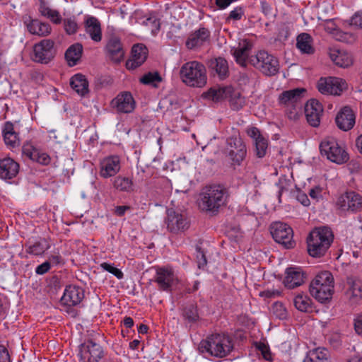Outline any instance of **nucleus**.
<instances>
[{"mask_svg": "<svg viewBox=\"0 0 362 362\" xmlns=\"http://www.w3.org/2000/svg\"><path fill=\"white\" fill-rule=\"evenodd\" d=\"M49 247L50 245L45 238H40L37 241L30 245L26 249V252L30 255L39 256L44 254Z\"/></svg>", "mask_w": 362, "mask_h": 362, "instance_id": "38", "label": "nucleus"}, {"mask_svg": "<svg viewBox=\"0 0 362 362\" xmlns=\"http://www.w3.org/2000/svg\"><path fill=\"white\" fill-rule=\"evenodd\" d=\"M233 349L231 338L225 334H212L202 340L199 344L201 353H207L211 356L223 358Z\"/></svg>", "mask_w": 362, "mask_h": 362, "instance_id": "3", "label": "nucleus"}, {"mask_svg": "<svg viewBox=\"0 0 362 362\" xmlns=\"http://www.w3.org/2000/svg\"><path fill=\"white\" fill-rule=\"evenodd\" d=\"M71 87L80 95H85L88 92V82L82 74H76L70 81Z\"/></svg>", "mask_w": 362, "mask_h": 362, "instance_id": "35", "label": "nucleus"}, {"mask_svg": "<svg viewBox=\"0 0 362 362\" xmlns=\"http://www.w3.org/2000/svg\"><path fill=\"white\" fill-rule=\"evenodd\" d=\"M350 24L362 28V13H356L351 18Z\"/></svg>", "mask_w": 362, "mask_h": 362, "instance_id": "60", "label": "nucleus"}, {"mask_svg": "<svg viewBox=\"0 0 362 362\" xmlns=\"http://www.w3.org/2000/svg\"><path fill=\"white\" fill-rule=\"evenodd\" d=\"M19 170V165L11 158L0 160V177L10 180L16 176Z\"/></svg>", "mask_w": 362, "mask_h": 362, "instance_id": "26", "label": "nucleus"}, {"mask_svg": "<svg viewBox=\"0 0 362 362\" xmlns=\"http://www.w3.org/2000/svg\"><path fill=\"white\" fill-rule=\"evenodd\" d=\"M85 30L91 40L98 42L102 40V31L100 21L95 17H88L85 21Z\"/></svg>", "mask_w": 362, "mask_h": 362, "instance_id": "30", "label": "nucleus"}, {"mask_svg": "<svg viewBox=\"0 0 362 362\" xmlns=\"http://www.w3.org/2000/svg\"><path fill=\"white\" fill-rule=\"evenodd\" d=\"M284 284L288 288H294L303 284L305 281V273L300 267H288L285 272Z\"/></svg>", "mask_w": 362, "mask_h": 362, "instance_id": "21", "label": "nucleus"}, {"mask_svg": "<svg viewBox=\"0 0 362 362\" xmlns=\"http://www.w3.org/2000/svg\"><path fill=\"white\" fill-rule=\"evenodd\" d=\"M323 112L322 104L317 100L312 99L305 105V114L308 122L313 127H317L320 123V117Z\"/></svg>", "mask_w": 362, "mask_h": 362, "instance_id": "17", "label": "nucleus"}, {"mask_svg": "<svg viewBox=\"0 0 362 362\" xmlns=\"http://www.w3.org/2000/svg\"><path fill=\"white\" fill-rule=\"evenodd\" d=\"M318 90L322 94L339 95L346 88V83L340 78H321L317 85Z\"/></svg>", "mask_w": 362, "mask_h": 362, "instance_id": "14", "label": "nucleus"}, {"mask_svg": "<svg viewBox=\"0 0 362 362\" xmlns=\"http://www.w3.org/2000/svg\"><path fill=\"white\" fill-rule=\"evenodd\" d=\"M28 30L33 35L47 36L50 34L52 28L47 23H42L37 19H29L25 21Z\"/></svg>", "mask_w": 362, "mask_h": 362, "instance_id": "29", "label": "nucleus"}, {"mask_svg": "<svg viewBox=\"0 0 362 362\" xmlns=\"http://www.w3.org/2000/svg\"><path fill=\"white\" fill-rule=\"evenodd\" d=\"M18 134V132H16L15 131L14 124L10 121L6 122L4 124V126L2 128V136H4V135L8 136V135H13V134Z\"/></svg>", "mask_w": 362, "mask_h": 362, "instance_id": "55", "label": "nucleus"}, {"mask_svg": "<svg viewBox=\"0 0 362 362\" xmlns=\"http://www.w3.org/2000/svg\"><path fill=\"white\" fill-rule=\"evenodd\" d=\"M336 204L341 211L356 213L362 211V196L354 191H349L339 197Z\"/></svg>", "mask_w": 362, "mask_h": 362, "instance_id": "9", "label": "nucleus"}, {"mask_svg": "<svg viewBox=\"0 0 362 362\" xmlns=\"http://www.w3.org/2000/svg\"><path fill=\"white\" fill-rule=\"evenodd\" d=\"M81 362H99L104 356L101 346L93 340H88L79 347Z\"/></svg>", "mask_w": 362, "mask_h": 362, "instance_id": "12", "label": "nucleus"}, {"mask_svg": "<svg viewBox=\"0 0 362 362\" xmlns=\"http://www.w3.org/2000/svg\"><path fill=\"white\" fill-rule=\"evenodd\" d=\"M346 297L351 306H356L362 300V282L360 280H349Z\"/></svg>", "mask_w": 362, "mask_h": 362, "instance_id": "23", "label": "nucleus"}, {"mask_svg": "<svg viewBox=\"0 0 362 362\" xmlns=\"http://www.w3.org/2000/svg\"><path fill=\"white\" fill-rule=\"evenodd\" d=\"M281 295V291L276 289H272V290H265L262 292H260L259 296L262 297H264L267 298H274L276 296H279Z\"/></svg>", "mask_w": 362, "mask_h": 362, "instance_id": "57", "label": "nucleus"}, {"mask_svg": "<svg viewBox=\"0 0 362 362\" xmlns=\"http://www.w3.org/2000/svg\"><path fill=\"white\" fill-rule=\"evenodd\" d=\"M208 66L212 71H214L221 79H223L228 76V66L225 59L222 57L211 59L208 62Z\"/></svg>", "mask_w": 362, "mask_h": 362, "instance_id": "32", "label": "nucleus"}, {"mask_svg": "<svg viewBox=\"0 0 362 362\" xmlns=\"http://www.w3.org/2000/svg\"><path fill=\"white\" fill-rule=\"evenodd\" d=\"M100 175L107 178L115 175L120 170V160L118 156H110L103 160L100 163Z\"/></svg>", "mask_w": 362, "mask_h": 362, "instance_id": "24", "label": "nucleus"}, {"mask_svg": "<svg viewBox=\"0 0 362 362\" xmlns=\"http://www.w3.org/2000/svg\"><path fill=\"white\" fill-rule=\"evenodd\" d=\"M310 293L320 303L329 302L334 293V278L328 271H323L316 275L310 285Z\"/></svg>", "mask_w": 362, "mask_h": 362, "instance_id": "4", "label": "nucleus"}, {"mask_svg": "<svg viewBox=\"0 0 362 362\" xmlns=\"http://www.w3.org/2000/svg\"><path fill=\"white\" fill-rule=\"evenodd\" d=\"M161 77L158 72H148L140 78V82L146 85H153L155 82H160Z\"/></svg>", "mask_w": 362, "mask_h": 362, "instance_id": "48", "label": "nucleus"}, {"mask_svg": "<svg viewBox=\"0 0 362 362\" xmlns=\"http://www.w3.org/2000/svg\"><path fill=\"white\" fill-rule=\"evenodd\" d=\"M305 92V89L303 88H297L292 90H285L279 96V103L281 105H288L296 103L300 100L303 94Z\"/></svg>", "mask_w": 362, "mask_h": 362, "instance_id": "31", "label": "nucleus"}, {"mask_svg": "<svg viewBox=\"0 0 362 362\" xmlns=\"http://www.w3.org/2000/svg\"><path fill=\"white\" fill-rule=\"evenodd\" d=\"M272 311L274 315L280 320L285 319L287 316V311L281 303H274L272 308Z\"/></svg>", "mask_w": 362, "mask_h": 362, "instance_id": "49", "label": "nucleus"}, {"mask_svg": "<svg viewBox=\"0 0 362 362\" xmlns=\"http://www.w3.org/2000/svg\"><path fill=\"white\" fill-rule=\"evenodd\" d=\"M329 351L322 347L310 350L303 362H331Z\"/></svg>", "mask_w": 362, "mask_h": 362, "instance_id": "33", "label": "nucleus"}, {"mask_svg": "<svg viewBox=\"0 0 362 362\" xmlns=\"http://www.w3.org/2000/svg\"><path fill=\"white\" fill-rule=\"evenodd\" d=\"M257 348L259 351H261V354L264 359L267 361H272V354L269 347L267 345H265L264 343L259 342L257 344Z\"/></svg>", "mask_w": 362, "mask_h": 362, "instance_id": "54", "label": "nucleus"}, {"mask_svg": "<svg viewBox=\"0 0 362 362\" xmlns=\"http://www.w3.org/2000/svg\"><path fill=\"white\" fill-rule=\"evenodd\" d=\"M3 139L6 146L11 149L18 148L21 145V139L18 133L8 136L4 135Z\"/></svg>", "mask_w": 362, "mask_h": 362, "instance_id": "46", "label": "nucleus"}, {"mask_svg": "<svg viewBox=\"0 0 362 362\" xmlns=\"http://www.w3.org/2000/svg\"><path fill=\"white\" fill-rule=\"evenodd\" d=\"M354 327L355 332L358 334H362V315H358L354 320Z\"/></svg>", "mask_w": 362, "mask_h": 362, "instance_id": "61", "label": "nucleus"}, {"mask_svg": "<svg viewBox=\"0 0 362 362\" xmlns=\"http://www.w3.org/2000/svg\"><path fill=\"white\" fill-rule=\"evenodd\" d=\"M312 37L308 33H301L297 37V47L305 54H313L315 51L312 46Z\"/></svg>", "mask_w": 362, "mask_h": 362, "instance_id": "37", "label": "nucleus"}, {"mask_svg": "<svg viewBox=\"0 0 362 362\" xmlns=\"http://www.w3.org/2000/svg\"><path fill=\"white\" fill-rule=\"evenodd\" d=\"M223 154L232 165H240L247 155V147L240 136H232L227 139Z\"/></svg>", "mask_w": 362, "mask_h": 362, "instance_id": "8", "label": "nucleus"}, {"mask_svg": "<svg viewBox=\"0 0 362 362\" xmlns=\"http://www.w3.org/2000/svg\"><path fill=\"white\" fill-rule=\"evenodd\" d=\"M105 50L107 57L114 63L118 64L123 60L125 51L119 37H111L107 42Z\"/></svg>", "mask_w": 362, "mask_h": 362, "instance_id": "16", "label": "nucleus"}, {"mask_svg": "<svg viewBox=\"0 0 362 362\" xmlns=\"http://www.w3.org/2000/svg\"><path fill=\"white\" fill-rule=\"evenodd\" d=\"M209 35L210 32L206 28H199L189 35L186 41V46L190 49L200 47L209 39Z\"/></svg>", "mask_w": 362, "mask_h": 362, "instance_id": "27", "label": "nucleus"}, {"mask_svg": "<svg viewBox=\"0 0 362 362\" xmlns=\"http://www.w3.org/2000/svg\"><path fill=\"white\" fill-rule=\"evenodd\" d=\"M255 146V154L258 158H263L267 153L268 148V141L264 137L259 138L256 141H254Z\"/></svg>", "mask_w": 362, "mask_h": 362, "instance_id": "45", "label": "nucleus"}, {"mask_svg": "<svg viewBox=\"0 0 362 362\" xmlns=\"http://www.w3.org/2000/svg\"><path fill=\"white\" fill-rule=\"evenodd\" d=\"M64 27L66 33L72 35L76 33L78 25L74 19L66 18L64 20Z\"/></svg>", "mask_w": 362, "mask_h": 362, "instance_id": "51", "label": "nucleus"}, {"mask_svg": "<svg viewBox=\"0 0 362 362\" xmlns=\"http://www.w3.org/2000/svg\"><path fill=\"white\" fill-rule=\"evenodd\" d=\"M113 185L115 189L121 192H130L134 190V184L132 179L127 177L117 176L115 178Z\"/></svg>", "mask_w": 362, "mask_h": 362, "instance_id": "40", "label": "nucleus"}, {"mask_svg": "<svg viewBox=\"0 0 362 362\" xmlns=\"http://www.w3.org/2000/svg\"><path fill=\"white\" fill-rule=\"evenodd\" d=\"M228 197L227 189L221 185L206 186L199 195V208L203 211L216 214L221 207L226 204Z\"/></svg>", "mask_w": 362, "mask_h": 362, "instance_id": "1", "label": "nucleus"}, {"mask_svg": "<svg viewBox=\"0 0 362 362\" xmlns=\"http://www.w3.org/2000/svg\"><path fill=\"white\" fill-rule=\"evenodd\" d=\"M295 307L301 312H307L310 307V299L305 294H298L293 299Z\"/></svg>", "mask_w": 362, "mask_h": 362, "instance_id": "41", "label": "nucleus"}, {"mask_svg": "<svg viewBox=\"0 0 362 362\" xmlns=\"http://www.w3.org/2000/svg\"><path fill=\"white\" fill-rule=\"evenodd\" d=\"M177 280V279L172 268L163 267L156 269L154 281L158 284L160 290L170 291Z\"/></svg>", "mask_w": 362, "mask_h": 362, "instance_id": "15", "label": "nucleus"}, {"mask_svg": "<svg viewBox=\"0 0 362 362\" xmlns=\"http://www.w3.org/2000/svg\"><path fill=\"white\" fill-rule=\"evenodd\" d=\"M247 134L253 139L254 141H256L259 139V138H263L264 136L262 135L259 129L256 127H250L246 129Z\"/></svg>", "mask_w": 362, "mask_h": 362, "instance_id": "53", "label": "nucleus"}, {"mask_svg": "<svg viewBox=\"0 0 362 362\" xmlns=\"http://www.w3.org/2000/svg\"><path fill=\"white\" fill-rule=\"evenodd\" d=\"M50 267H51L50 262L46 261V262H43L42 264H41L40 265L37 267V268L35 269V272L37 274L42 275V274H45V273H47L49 270Z\"/></svg>", "mask_w": 362, "mask_h": 362, "instance_id": "59", "label": "nucleus"}, {"mask_svg": "<svg viewBox=\"0 0 362 362\" xmlns=\"http://www.w3.org/2000/svg\"><path fill=\"white\" fill-rule=\"evenodd\" d=\"M144 23L146 26H148L151 28V33L153 35H156L160 30V23L159 20L156 17L148 18L144 21Z\"/></svg>", "mask_w": 362, "mask_h": 362, "instance_id": "52", "label": "nucleus"}, {"mask_svg": "<svg viewBox=\"0 0 362 362\" xmlns=\"http://www.w3.org/2000/svg\"><path fill=\"white\" fill-rule=\"evenodd\" d=\"M100 267L105 271H107L113 274L114 276H115L118 279H122L124 276V274L120 269L113 267L112 265L107 262L102 263L100 264Z\"/></svg>", "mask_w": 362, "mask_h": 362, "instance_id": "50", "label": "nucleus"}, {"mask_svg": "<svg viewBox=\"0 0 362 362\" xmlns=\"http://www.w3.org/2000/svg\"><path fill=\"white\" fill-rule=\"evenodd\" d=\"M320 153L330 161L342 164L346 163L349 157L346 151L341 148L334 137H326L320 144Z\"/></svg>", "mask_w": 362, "mask_h": 362, "instance_id": "7", "label": "nucleus"}, {"mask_svg": "<svg viewBox=\"0 0 362 362\" xmlns=\"http://www.w3.org/2000/svg\"><path fill=\"white\" fill-rule=\"evenodd\" d=\"M329 55L332 61L340 67H348L353 63L351 54L344 50L331 48L329 49Z\"/></svg>", "mask_w": 362, "mask_h": 362, "instance_id": "28", "label": "nucleus"}, {"mask_svg": "<svg viewBox=\"0 0 362 362\" xmlns=\"http://www.w3.org/2000/svg\"><path fill=\"white\" fill-rule=\"evenodd\" d=\"M249 63L267 76H275L280 68L278 59L264 50H260L256 54L250 56Z\"/></svg>", "mask_w": 362, "mask_h": 362, "instance_id": "6", "label": "nucleus"}, {"mask_svg": "<svg viewBox=\"0 0 362 362\" xmlns=\"http://www.w3.org/2000/svg\"><path fill=\"white\" fill-rule=\"evenodd\" d=\"M111 105L117 111L123 113H129L135 108V101L129 92H124L114 98Z\"/></svg>", "mask_w": 362, "mask_h": 362, "instance_id": "19", "label": "nucleus"}, {"mask_svg": "<svg viewBox=\"0 0 362 362\" xmlns=\"http://www.w3.org/2000/svg\"><path fill=\"white\" fill-rule=\"evenodd\" d=\"M39 11L42 16L49 18L53 23L60 24L62 22V16L59 12L57 10H53L44 2H41L39 8Z\"/></svg>", "mask_w": 362, "mask_h": 362, "instance_id": "39", "label": "nucleus"}, {"mask_svg": "<svg viewBox=\"0 0 362 362\" xmlns=\"http://www.w3.org/2000/svg\"><path fill=\"white\" fill-rule=\"evenodd\" d=\"M84 298L83 290L77 286L69 285L66 287L64 295L61 298L62 304L67 306L78 305Z\"/></svg>", "mask_w": 362, "mask_h": 362, "instance_id": "18", "label": "nucleus"}, {"mask_svg": "<svg viewBox=\"0 0 362 362\" xmlns=\"http://www.w3.org/2000/svg\"><path fill=\"white\" fill-rule=\"evenodd\" d=\"M334 37L338 41L346 43H353L356 40V36L354 34L344 32L340 29L335 32Z\"/></svg>", "mask_w": 362, "mask_h": 362, "instance_id": "47", "label": "nucleus"}, {"mask_svg": "<svg viewBox=\"0 0 362 362\" xmlns=\"http://www.w3.org/2000/svg\"><path fill=\"white\" fill-rule=\"evenodd\" d=\"M325 30L328 33H330L334 37L335 32L339 30V28H337L336 25L333 23L332 21L329 20L327 21L326 25H325Z\"/></svg>", "mask_w": 362, "mask_h": 362, "instance_id": "64", "label": "nucleus"}, {"mask_svg": "<svg viewBox=\"0 0 362 362\" xmlns=\"http://www.w3.org/2000/svg\"><path fill=\"white\" fill-rule=\"evenodd\" d=\"M83 46L80 43L71 45L65 52V58L69 66H75L81 57Z\"/></svg>", "mask_w": 362, "mask_h": 362, "instance_id": "34", "label": "nucleus"}, {"mask_svg": "<svg viewBox=\"0 0 362 362\" xmlns=\"http://www.w3.org/2000/svg\"><path fill=\"white\" fill-rule=\"evenodd\" d=\"M244 14V11L241 7H236L235 9L230 12L228 17L227 18V21L230 19L238 21L240 20L242 16Z\"/></svg>", "mask_w": 362, "mask_h": 362, "instance_id": "56", "label": "nucleus"}, {"mask_svg": "<svg viewBox=\"0 0 362 362\" xmlns=\"http://www.w3.org/2000/svg\"><path fill=\"white\" fill-rule=\"evenodd\" d=\"M229 92L230 90L226 88H210L205 94L206 98L212 100H218L226 97Z\"/></svg>", "mask_w": 362, "mask_h": 362, "instance_id": "44", "label": "nucleus"}, {"mask_svg": "<svg viewBox=\"0 0 362 362\" xmlns=\"http://www.w3.org/2000/svg\"><path fill=\"white\" fill-rule=\"evenodd\" d=\"M296 199L297 200L301 203L303 206H308L310 204V200L307 196V194L300 190H297L296 194Z\"/></svg>", "mask_w": 362, "mask_h": 362, "instance_id": "58", "label": "nucleus"}, {"mask_svg": "<svg viewBox=\"0 0 362 362\" xmlns=\"http://www.w3.org/2000/svg\"><path fill=\"white\" fill-rule=\"evenodd\" d=\"M147 48L141 45H134L132 49V58L127 61L126 68L129 70H134L142 65L147 58Z\"/></svg>", "mask_w": 362, "mask_h": 362, "instance_id": "20", "label": "nucleus"}, {"mask_svg": "<svg viewBox=\"0 0 362 362\" xmlns=\"http://www.w3.org/2000/svg\"><path fill=\"white\" fill-rule=\"evenodd\" d=\"M270 232L274 240L283 245L286 248H291L294 245L293 241V230L287 224L281 222L273 223L270 226Z\"/></svg>", "mask_w": 362, "mask_h": 362, "instance_id": "10", "label": "nucleus"}, {"mask_svg": "<svg viewBox=\"0 0 362 362\" xmlns=\"http://www.w3.org/2000/svg\"><path fill=\"white\" fill-rule=\"evenodd\" d=\"M23 153L31 160L42 165H47L50 162V157L45 153H40L32 146H23Z\"/></svg>", "mask_w": 362, "mask_h": 362, "instance_id": "36", "label": "nucleus"}, {"mask_svg": "<svg viewBox=\"0 0 362 362\" xmlns=\"http://www.w3.org/2000/svg\"><path fill=\"white\" fill-rule=\"evenodd\" d=\"M0 362H11L8 350L2 345H0Z\"/></svg>", "mask_w": 362, "mask_h": 362, "instance_id": "62", "label": "nucleus"}, {"mask_svg": "<svg viewBox=\"0 0 362 362\" xmlns=\"http://www.w3.org/2000/svg\"><path fill=\"white\" fill-rule=\"evenodd\" d=\"M47 262H50V265H57L59 264H63V259L59 252L54 253L49 257V259Z\"/></svg>", "mask_w": 362, "mask_h": 362, "instance_id": "63", "label": "nucleus"}, {"mask_svg": "<svg viewBox=\"0 0 362 362\" xmlns=\"http://www.w3.org/2000/svg\"><path fill=\"white\" fill-rule=\"evenodd\" d=\"M182 315L185 319L189 322H195L199 318L196 304H189L185 306Z\"/></svg>", "mask_w": 362, "mask_h": 362, "instance_id": "42", "label": "nucleus"}, {"mask_svg": "<svg viewBox=\"0 0 362 362\" xmlns=\"http://www.w3.org/2000/svg\"><path fill=\"white\" fill-rule=\"evenodd\" d=\"M355 119L353 110L349 107L345 106L338 112L335 121L340 129L348 131L354 127Z\"/></svg>", "mask_w": 362, "mask_h": 362, "instance_id": "22", "label": "nucleus"}, {"mask_svg": "<svg viewBox=\"0 0 362 362\" xmlns=\"http://www.w3.org/2000/svg\"><path fill=\"white\" fill-rule=\"evenodd\" d=\"M230 106L233 110H239L245 105V98L238 92H233L230 98Z\"/></svg>", "mask_w": 362, "mask_h": 362, "instance_id": "43", "label": "nucleus"}, {"mask_svg": "<svg viewBox=\"0 0 362 362\" xmlns=\"http://www.w3.org/2000/svg\"><path fill=\"white\" fill-rule=\"evenodd\" d=\"M252 49V44L247 40H242L239 42L238 47L232 49L233 55L235 62L242 66L247 65V61L249 62V52Z\"/></svg>", "mask_w": 362, "mask_h": 362, "instance_id": "25", "label": "nucleus"}, {"mask_svg": "<svg viewBox=\"0 0 362 362\" xmlns=\"http://www.w3.org/2000/svg\"><path fill=\"white\" fill-rule=\"evenodd\" d=\"M180 76L187 86L201 88L206 83L205 66L197 61L185 63L180 68Z\"/></svg>", "mask_w": 362, "mask_h": 362, "instance_id": "5", "label": "nucleus"}, {"mask_svg": "<svg viewBox=\"0 0 362 362\" xmlns=\"http://www.w3.org/2000/svg\"><path fill=\"white\" fill-rule=\"evenodd\" d=\"M165 223L168 230L173 234L183 233L189 227V222L187 217L173 209L167 211Z\"/></svg>", "mask_w": 362, "mask_h": 362, "instance_id": "13", "label": "nucleus"}, {"mask_svg": "<svg viewBox=\"0 0 362 362\" xmlns=\"http://www.w3.org/2000/svg\"><path fill=\"white\" fill-rule=\"evenodd\" d=\"M334 240L330 228H315L307 238L308 252L313 257H321L325 255Z\"/></svg>", "mask_w": 362, "mask_h": 362, "instance_id": "2", "label": "nucleus"}, {"mask_svg": "<svg viewBox=\"0 0 362 362\" xmlns=\"http://www.w3.org/2000/svg\"><path fill=\"white\" fill-rule=\"evenodd\" d=\"M54 41L45 39L35 44L33 47L32 59L34 62L47 64L52 60L56 54Z\"/></svg>", "mask_w": 362, "mask_h": 362, "instance_id": "11", "label": "nucleus"}]
</instances>
